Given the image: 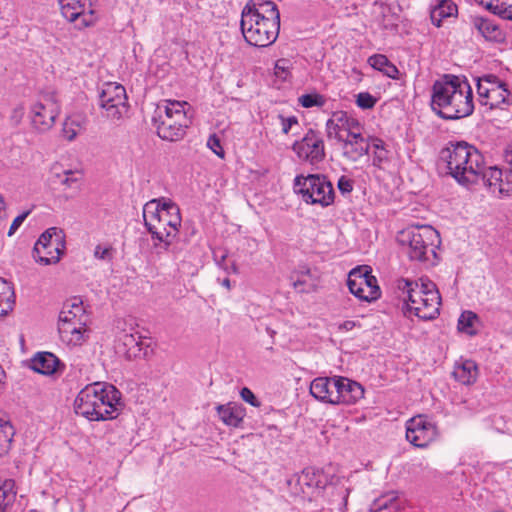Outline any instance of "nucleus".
<instances>
[{"instance_id":"obj_1","label":"nucleus","mask_w":512,"mask_h":512,"mask_svg":"<svg viewBox=\"0 0 512 512\" xmlns=\"http://www.w3.org/2000/svg\"><path fill=\"white\" fill-rule=\"evenodd\" d=\"M431 109L446 120L470 116L474 111L471 85L464 77L445 74L431 88Z\"/></svg>"},{"instance_id":"obj_2","label":"nucleus","mask_w":512,"mask_h":512,"mask_svg":"<svg viewBox=\"0 0 512 512\" xmlns=\"http://www.w3.org/2000/svg\"><path fill=\"white\" fill-rule=\"evenodd\" d=\"M240 27L248 44L259 48L272 45L280 30L276 4L270 0H249L241 13Z\"/></svg>"},{"instance_id":"obj_3","label":"nucleus","mask_w":512,"mask_h":512,"mask_svg":"<svg viewBox=\"0 0 512 512\" xmlns=\"http://www.w3.org/2000/svg\"><path fill=\"white\" fill-rule=\"evenodd\" d=\"M483 160L482 153L465 141H451L439 153V162L445 165L447 174L466 187L479 183Z\"/></svg>"},{"instance_id":"obj_4","label":"nucleus","mask_w":512,"mask_h":512,"mask_svg":"<svg viewBox=\"0 0 512 512\" xmlns=\"http://www.w3.org/2000/svg\"><path fill=\"white\" fill-rule=\"evenodd\" d=\"M120 406V392L114 386L101 382L84 387L74 401L75 413L90 421L114 419Z\"/></svg>"},{"instance_id":"obj_5","label":"nucleus","mask_w":512,"mask_h":512,"mask_svg":"<svg viewBox=\"0 0 512 512\" xmlns=\"http://www.w3.org/2000/svg\"><path fill=\"white\" fill-rule=\"evenodd\" d=\"M143 219L152 237L167 244L181 225L179 207L167 198L147 202L143 207Z\"/></svg>"},{"instance_id":"obj_6","label":"nucleus","mask_w":512,"mask_h":512,"mask_svg":"<svg viewBox=\"0 0 512 512\" xmlns=\"http://www.w3.org/2000/svg\"><path fill=\"white\" fill-rule=\"evenodd\" d=\"M399 288L406 294L405 301L411 314L422 320H432L439 315L441 296L433 282L403 279L399 283Z\"/></svg>"},{"instance_id":"obj_7","label":"nucleus","mask_w":512,"mask_h":512,"mask_svg":"<svg viewBox=\"0 0 512 512\" xmlns=\"http://www.w3.org/2000/svg\"><path fill=\"white\" fill-rule=\"evenodd\" d=\"M186 101L165 100L158 106L153 119L158 136L167 141H178L186 134L191 121L187 116Z\"/></svg>"},{"instance_id":"obj_8","label":"nucleus","mask_w":512,"mask_h":512,"mask_svg":"<svg viewBox=\"0 0 512 512\" xmlns=\"http://www.w3.org/2000/svg\"><path fill=\"white\" fill-rule=\"evenodd\" d=\"M398 241L406 247L409 258L417 261H434L437 257L436 249L440 245L439 233L429 225L401 231Z\"/></svg>"},{"instance_id":"obj_9","label":"nucleus","mask_w":512,"mask_h":512,"mask_svg":"<svg viewBox=\"0 0 512 512\" xmlns=\"http://www.w3.org/2000/svg\"><path fill=\"white\" fill-rule=\"evenodd\" d=\"M293 189L307 204L327 207L334 202L333 185L324 175H298L294 179Z\"/></svg>"},{"instance_id":"obj_10","label":"nucleus","mask_w":512,"mask_h":512,"mask_svg":"<svg viewBox=\"0 0 512 512\" xmlns=\"http://www.w3.org/2000/svg\"><path fill=\"white\" fill-rule=\"evenodd\" d=\"M60 110L56 93L41 94L30 107L29 117L32 127L39 133L49 131L54 126Z\"/></svg>"},{"instance_id":"obj_11","label":"nucleus","mask_w":512,"mask_h":512,"mask_svg":"<svg viewBox=\"0 0 512 512\" xmlns=\"http://www.w3.org/2000/svg\"><path fill=\"white\" fill-rule=\"evenodd\" d=\"M65 249L63 231L51 227L41 234L33 248V257L43 265L57 263Z\"/></svg>"},{"instance_id":"obj_12","label":"nucleus","mask_w":512,"mask_h":512,"mask_svg":"<svg viewBox=\"0 0 512 512\" xmlns=\"http://www.w3.org/2000/svg\"><path fill=\"white\" fill-rule=\"evenodd\" d=\"M99 106L103 117L112 121L121 119L129 108L124 86L115 82L104 83L99 94Z\"/></svg>"},{"instance_id":"obj_13","label":"nucleus","mask_w":512,"mask_h":512,"mask_svg":"<svg viewBox=\"0 0 512 512\" xmlns=\"http://www.w3.org/2000/svg\"><path fill=\"white\" fill-rule=\"evenodd\" d=\"M476 86L478 101L482 106L495 109L512 103V94L506 85L493 75L478 78Z\"/></svg>"},{"instance_id":"obj_14","label":"nucleus","mask_w":512,"mask_h":512,"mask_svg":"<svg viewBox=\"0 0 512 512\" xmlns=\"http://www.w3.org/2000/svg\"><path fill=\"white\" fill-rule=\"evenodd\" d=\"M347 286L349 291L361 301L371 302L380 296L377 279L371 274L368 266L352 269L348 274Z\"/></svg>"},{"instance_id":"obj_15","label":"nucleus","mask_w":512,"mask_h":512,"mask_svg":"<svg viewBox=\"0 0 512 512\" xmlns=\"http://www.w3.org/2000/svg\"><path fill=\"white\" fill-rule=\"evenodd\" d=\"M61 13L79 29L93 25L97 17L90 0H59Z\"/></svg>"},{"instance_id":"obj_16","label":"nucleus","mask_w":512,"mask_h":512,"mask_svg":"<svg viewBox=\"0 0 512 512\" xmlns=\"http://www.w3.org/2000/svg\"><path fill=\"white\" fill-rule=\"evenodd\" d=\"M437 435L436 426L423 415L415 416L406 422V439L415 447H427Z\"/></svg>"},{"instance_id":"obj_17","label":"nucleus","mask_w":512,"mask_h":512,"mask_svg":"<svg viewBox=\"0 0 512 512\" xmlns=\"http://www.w3.org/2000/svg\"><path fill=\"white\" fill-rule=\"evenodd\" d=\"M292 149L299 159L310 164H317L325 157L324 141L319 133L311 129L293 144Z\"/></svg>"},{"instance_id":"obj_18","label":"nucleus","mask_w":512,"mask_h":512,"mask_svg":"<svg viewBox=\"0 0 512 512\" xmlns=\"http://www.w3.org/2000/svg\"><path fill=\"white\" fill-rule=\"evenodd\" d=\"M359 130H362L360 122L344 111L334 112L326 123L328 138L335 139L338 142L348 139L351 135L355 136V133Z\"/></svg>"},{"instance_id":"obj_19","label":"nucleus","mask_w":512,"mask_h":512,"mask_svg":"<svg viewBox=\"0 0 512 512\" xmlns=\"http://www.w3.org/2000/svg\"><path fill=\"white\" fill-rule=\"evenodd\" d=\"M151 340L136 333L123 334L118 343V352L122 353L127 359L145 357L150 347Z\"/></svg>"},{"instance_id":"obj_20","label":"nucleus","mask_w":512,"mask_h":512,"mask_svg":"<svg viewBox=\"0 0 512 512\" xmlns=\"http://www.w3.org/2000/svg\"><path fill=\"white\" fill-rule=\"evenodd\" d=\"M335 405H352L364 396L363 387L356 381L338 376Z\"/></svg>"},{"instance_id":"obj_21","label":"nucleus","mask_w":512,"mask_h":512,"mask_svg":"<svg viewBox=\"0 0 512 512\" xmlns=\"http://www.w3.org/2000/svg\"><path fill=\"white\" fill-rule=\"evenodd\" d=\"M338 376L318 377L310 384V394L320 402L335 405Z\"/></svg>"},{"instance_id":"obj_22","label":"nucleus","mask_w":512,"mask_h":512,"mask_svg":"<svg viewBox=\"0 0 512 512\" xmlns=\"http://www.w3.org/2000/svg\"><path fill=\"white\" fill-rule=\"evenodd\" d=\"M58 331L61 341L67 346H80L86 341L85 322H59Z\"/></svg>"},{"instance_id":"obj_23","label":"nucleus","mask_w":512,"mask_h":512,"mask_svg":"<svg viewBox=\"0 0 512 512\" xmlns=\"http://www.w3.org/2000/svg\"><path fill=\"white\" fill-rule=\"evenodd\" d=\"M479 182H482L490 191L497 196H509V189L504 188L502 171L496 166L486 167L483 160V167L479 175Z\"/></svg>"},{"instance_id":"obj_24","label":"nucleus","mask_w":512,"mask_h":512,"mask_svg":"<svg viewBox=\"0 0 512 512\" xmlns=\"http://www.w3.org/2000/svg\"><path fill=\"white\" fill-rule=\"evenodd\" d=\"M369 143L370 141L363 136L362 130H359L355 136L351 135L342 141L343 155L351 161H357L370 152Z\"/></svg>"},{"instance_id":"obj_25","label":"nucleus","mask_w":512,"mask_h":512,"mask_svg":"<svg viewBox=\"0 0 512 512\" xmlns=\"http://www.w3.org/2000/svg\"><path fill=\"white\" fill-rule=\"evenodd\" d=\"M316 472L311 468L304 469L299 475L288 481L291 491L295 495H305L319 486Z\"/></svg>"},{"instance_id":"obj_26","label":"nucleus","mask_w":512,"mask_h":512,"mask_svg":"<svg viewBox=\"0 0 512 512\" xmlns=\"http://www.w3.org/2000/svg\"><path fill=\"white\" fill-rule=\"evenodd\" d=\"M474 28L488 41L502 42L505 39V34L500 26L492 19L483 17L473 18Z\"/></svg>"},{"instance_id":"obj_27","label":"nucleus","mask_w":512,"mask_h":512,"mask_svg":"<svg viewBox=\"0 0 512 512\" xmlns=\"http://www.w3.org/2000/svg\"><path fill=\"white\" fill-rule=\"evenodd\" d=\"M59 359L50 352H39L31 360V368L41 374L51 375L60 369Z\"/></svg>"},{"instance_id":"obj_28","label":"nucleus","mask_w":512,"mask_h":512,"mask_svg":"<svg viewBox=\"0 0 512 512\" xmlns=\"http://www.w3.org/2000/svg\"><path fill=\"white\" fill-rule=\"evenodd\" d=\"M457 14V5L452 0H437L431 7L430 18L435 26L440 27L443 20L456 17Z\"/></svg>"},{"instance_id":"obj_29","label":"nucleus","mask_w":512,"mask_h":512,"mask_svg":"<svg viewBox=\"0 0 512 512\" xmlns=\"http://www.w3.org/2000/svg\"><path fill=\"white\" fill-rule=\"evenodd\" d=\"M85 320V310L82 301L78 298L65 303L59 314V322H85Z\"/></svg>"},{"instance_id":"obj_30","label":"nucleus","mask_w":512,"mask_h":512,"mask_svg":"<svg viewBox=\"0 0 512 512\" xmlns=\"http://www.w3.org/2000/svg\"><path fill=\"white\" fill-rule=\"evenodd\" d=\"M219 418L228 426L238 427L240 426L245 416L244 409L235 403H229L227 405H219L217 407Z\"/></svg>"},{"instance_id":"obj_31","label":"nucleus","mask_w":512,"mask_h":512,"mask_svg":"<svg viewBox=\"0 0 512 512\" xmlns=\"http://www.w3.org/2000/svg\"><path fill=\"white\" fill-rule=\"evenodd\" d=\"M453 376L458 382L464 385H470L474 383L478 376V368L476 363L472 360H465L456 364L453 371Z\"/></svg>"},{"instance_id":"obj_32","label":"nucleus","mask_w":512,"mask_h":512,"mask_svg":"<svg viewBox=\"0 0 512 512\" xmlns=\"http://www.w3.org/2000/svg\"><path fill=\"white\" fill-rule=\"evenodd\" d=\"M368 64L391 79H398V68L383 54H374L368 58Z\"/></svg>"},{"instance_id":"obj_33","label":"nucleus","mask_w":512,"mask_h":512,"mask_svg":"<svg viewBox=\"0 0 512 512\" xmlns=\"http://www.w3.org/2000/svg\"><path fill=\"white\" fill-rule=\"evenodd\" d=\"M85 129V119L81 115H72L65 119L62 127L63 137L71 142Z\"/></svg>"},{"instance_id":"obj_34","label":"nucleus","mask_w":512,"mask_h":512,"mask_svg":"<svg viewBox=\"0 0 512 512\" xmlns=\"http://www.w3.org/2000/svg\"><path fill=\"white\" fill-rule=\"evenodd\" d=\"M15 305V294L10 282L0 277V316L7 315Z\"/></svg>"},{"instance_id":"obj_35","label":"nucleus","mask_w":512,"mask_h":512,"mask_svg":"<svg viewBox=\"0 0 512 512\" xmlns=\"http://www.w3.org/2000/svg\"><path fill=\"white\" fill-rule=\"evenodd\" d=\"M477 3L499 15L503 19L512 20V0H475Z\"/></svg>"},{"instance_id":"obj_36","label":"nucleus","mask_w":512,"mask_h":512,"mask_svg":"<svg viewBox=\"0 0 512 512\" xmlns=\"http://www.w3.org/2000/svg\"><path fill=\"white\" fill-rule=\"evenodd\" d=\"M16 498L15 481L12 479H0V512H6Z\"/></svg>"},{"instance_id":"obj_37","label":"nucleus","mask_w":512,"mask_h":512,"mask_svg":"<svg viewBox=\"0 0 512 512\" xmlns=\"http://www.w3.org/2000/svg\"><path fill=\"white\" fill-rule=\"evenodd\" d=\"M370 152L372 154V164L381 168L388 161V150L385 148L384 142L379 138H371Z\"/></svg>"},{"instance_id":"obj_38","label":"nucleus","mask_w":512,"mask_h":512,"mask_svg":"<svg viewBox=\"0 0 512 512\" xmlns=\"http://www.w3.org/2000/svg\"><path fill=\"white\" fill-rule=\"evenodd\" d=\"M479 318L476 313L472 311H464L458 319V330L467 335L473 336L477 334L475 324L478 323Z\"/></svg>"},{"instance_id":"obj_39","label":"nucleus","mask_w":512,"mask_h":512,"mask_svg":"<svg viewBox=\"0 0 512 512\" xmlns=\"http://www.w3.org/2000/svg\"><path fill=\"white\" fill-rule=\"evenodd\" d=\"M13 436V426L9 422L0 419V457L8 452Z\"/></svg>"},{"instance_id":"obj_40","label":"nucleus","mask_w":512,"mask_h":512,"mask_svg":"<svg viewBox=\"0 0 512 512\" xmlns=\"http://www.w3.org/2000/svg\"><path fill=\"white\" fill-rule=\"evenodd\" d=\"M55 175L59 178V182L69 189L78 188L82 178L79 172L72 170H63L61 173L55 172Z\"/></svg>"},{"instance_id":"obj_41","label":"nucleus","mask_w":512,"mask_h":512,"mask_svg":"<svg viewBox=\"0 0 512 512\" xmlns=\"http://www.w3.org/2000/svg\"><path fill=\"white\" fill-rule=\"evenodd\" d=\"M397 495L394 492L385 494L376 499L371 505V512H378L385 509H391L396 504Z\"/></svg>"},{"instance_id":"obj_42","label":"nucleus","mask_w":512,"mask_h":512,"mask_svg":"<svg viewBox=\"0 0 512 512\" xmlns=\"http://www.w3.org/2000/svg\"><path fill=\"white\" fill-rule=\"evenodd\" d=\"M298 102L304 108L322 107L326 103V99L319 93H309L301 95Z\"/></svg>"},{"instance_id":"obj_43","label":"nucleus","mask_w":512,"mask_h":512,"mask_svg":"<svg viewBox=\"0 0 512 512\" xmlns=\"http://www.w3.org/2000/svg\"><path fill=\"white\" fill-rule=\"evenodd\" d=\"M277 119L279 120L282 133L286 135L291 132L294 127L299 126L298 118L294 115L286 117L283 114H279Z\"/></svg>"},{"instance_id":"obj_44","label":"nucleus","mask_w":512,"mask_h":512,"mask_svg":"<svg viewBox=\"0 0 512 512\" xmlns=\"http://www.w3.org/2000/svg\"><path fill=\"white\" fill-rule=\"evenodd\" d=\"M377 99L368 92H360L356 96V104L361 109H371L375 106Z\"/></svg>"},{"instance_id":"obj_45","label":"nucleus","mask_w":512,"mask_h":512,"mask_svg":"<svg viewBox=\"0 0 512 512\" xmlns=\"http://www.w3.org/2000/svg\"><path fill=\"white\" fill-rule=\"evenodd\" d=\"M114 256V250L110 245H97L94 250V257L99 260L111 261Z\"/></svg>"},{"instance_id":"obj_46","label":"nucleus","mask_w":512,"mask_h":512,"mask_svg":"<svg viewBox=\"0 0 512 512\" xmlns=\"http://www.w3.org/2000/svg\"><path fill=\"white\" fill-rule=\"evenodd\" d=\"M207 146L220 158L224 157V149L221 145L219 137L216 134L209 136L207 140Z\"/></svg>"},{"instance_id":"obj_47","label":"nucleus","mask_w":512,"mask_h":512,"mask_svg":"<svg viewBox=\"0 0 512 512\" xmlns=\"http://www.w3.org/2000/svg\"><path fill=\"white\" fill-rule=\"evenodd\" d=\"M241 398L254 407L260 406V402L254 395V393L247 387H243L240 391Z\"/></svg>"},{"instance_id":"obj_48","label":"nucleus","mask_w":512,"mask_h":512,"mask_svg":"<svg viewBox=\"0 0 512 512\" xmlns=\"http://www.w3.org/2000/svg\"><path fill=\"white\" fill-rule=\"evenodd\" d=\"M310 271L307 270L305 273H302L301 278H297L293 281V287L299 292H309V288H307V282L305 276H308Z\"/></svg>"},{"instance_id":"obj_49","label":"nucleus","mask_w":512,"mask_h":512,"mask_svg":"<svg viewBox=\"0 0 512 512\" xmlns=\"http://www.w3.org/2000/svg\"><path fill=\"white\" fill-rule=\"evenodd\" d=\"M25 114V108L23 105L16 106L11 113V121L17 125L21 122L23 116Z\"/></svg>"},{"instance_id":"obj_50","label":"nucleus","mask_w":512,"mask_h":512,"mask_svg":"<svg viewBox=\"0 0 512 512\" xmlns=\"http://www.w3.org/2000/svg\"><path fill=\"white\" fill-rule=\"evenodd\" d=\"M338 188L342 193H349L353 189L352 181L345 176L338 180Z\"/></svg>"},{"instance_id":"obj_51","label":"nucleus","mask_w":512,"mask_h":512,"mask_svg":"<svg viewBox=\"0 0 512 512\" xmlns=\"http://www.w3.org/2000/svg\"><path fill=\"white\" fill-rule=\"evenodd\" d=\"M28 213H23L21 215H18L12 222L10 228H9V231H8V235L11 236L13 235L16 230L20 227V225L23 223V221L26 219Z\"/></svg>"},{"instance_id":"obj_52","label":"nucleus","mask_w":512,"mask_h":512,"mask_svg":"<svg viewBox=\"0 0 512 512\" xmlns=\"http://www.w3.org/2000/svg\"><path fill=\"white\" fill-rule=\"evenodd\" d=\"M355 326H356L355 321L347 320V321H344L343 323L339 324V326H338V330H339V331H350V330H352Z\"/></svg>"},{"instance_id":"obj_53","label":"nucleus","mask_w":512,"mask_h":512,"mask_svg":"<svg viewBox=\"0 0 512 512\" xmlns=\"http://www.w3.org/2000/svg\"><path fill=\"white\" fill-rule=\"evenodd\" d=\"M505 162L511 167L512 169V147L507 149L504 155Z\"/></svg>"},{"instance_id":"obj_54","label":"nucleus","mask_w":512,"mask_h":512,"mask_svg":"<svg viewBox=\"0 0 512 512\" xmlns=\"http://www.w3.org/2000/svg\"><path fill=\"white\" fill-rule=\"evenodd\" d=\"M221 285L223 287H225L227 290H230L231 289V281L229 278H224L222 281H221Z\"/></svg>"},{"instance_id":"obj_55","label":"nucleus","mask_w":512,"mask_h":512,"mask_svg":"<svg viewBox=\"0 0 512 512\" xmlns=\"http://www.w3.org/2000/svg\"><path fill=\"white\" fill-rule=\"evenodd\" d=\"M281 62H282V61L280 60V61H278V62L276 63V69H282V70L284 69V67H282V66L280 65V63H281Z\"/></svg>"},{"instance_id":"obj_56","label":"nucleus","mask_w":512,"mask_h":512,"mask_svg":"<svg viewBox=\"0 0 512 512\" xmlns=\"http://www.w3.org/2000/svg\"><path fill=\"white\" fill-rule=\"evenodd\" d=\"M2 206H3V198H2V196H0V209L2 208Z\"/></svg>"}]
</instances>
